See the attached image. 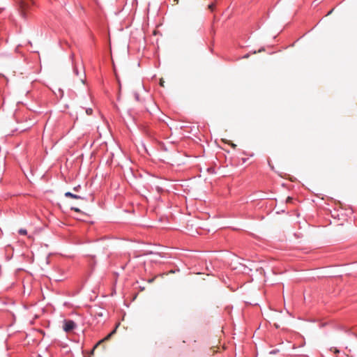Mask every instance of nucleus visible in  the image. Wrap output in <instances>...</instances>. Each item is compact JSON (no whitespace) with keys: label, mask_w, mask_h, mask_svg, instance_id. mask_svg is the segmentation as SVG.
<instances>
[{"label":"nucleus","mask_w":357,"mask_h":357,"mask_svg":"<svg viewBox=\"0 0 357 357\" xmlns=\"http://www.w3.org/2000/svg\"><path fill=\"white\" fill-rule=\"evenodd\" d=\"M31 5V0H22L20 3V15L21 16L26 19L28 17L27 12L30 8Z\"/></svg>","instance_id":"obj_1"},{"label":"nucleus","mask_w":357,"mask_h":357,"mask_svg":"<svg viewBox=\"0 0 357 357\" xmlns=\"http://www.w3.org/2000/svg\"><path fill=\"white\" fill-rule=\"evenodd\" d=\"M76 327V324L74 321L68 319L64 321L63 331L66 333H69Z\"/></svg>","instance_id":"obj_2"},{"label":"nucleus","mask_w":357,"mask_h":357,"mask_svg":"<svg viewBox=\"0 0 357 357\" xmlns=\"http://www.w3.org/2000/svg\"><path fill=\"white\" fill-rule=\"evenodd\" d=\"M80 73H81L80 80L83 84H85L86 74H85V68H84V66L83 64H82Z\"/></svg>","instance_id":"obj_3"},{"label":"nucleus","mask_w":357,"mask_h":357,"mask_svg":"<svg viewBox=\"0 0 357 357\" xmlns=\"http://www.w3.org/2000/svg\"><path fill=\"white\" fill-rule=\"evenodd\" d=\"M65 197H70V198L75 199H82V197L81 196L75 195V194H73L70 192H66L65 193Z\"/></svg>","instance_id":"obj_4"},{"label":"nucleus","mask_w":357,"mask_h":357,"mask_svg":"<svg viewBox=\"0 0 357 357\" xmlns=\"http://www.w3.org/2000/svg\"><path fill=\"white\" fill-rule=\"evenodd\" d=\"M73 73L76 76H79V70L78 69V67L75 63H73Z\"/></svg>","instance_id":"obj_5"},{"label":"nucleus","mask_w":357,"mask_h":357,"mask_svg":"<svg viewBox=\"0 0 357 357\" xmlns=\"http://www.w3.org/2000/svg\"><path fill=\"white\" fill-rule=\"evenodd\" d=\"M86 113L87 115H91L93 113V109L91 107H84Z\"/></svg>","instance_id":"obj_6"},{"label":"nucleus","mask_w":357,"mask_h":357,"mask_svg":"<svg viewBox=\"0 0 357 357\" xmlns=\"http://www.w3.org/2000/svg\"><path fill=\"white\" fill-rule=\"evenodd\" d=\"M19 234L20 235H26L27 231L25 229H20L18 231Z\"/></svg>","instance_id":"obj_7"},{"label":"nucleus","mask_w":357,"mask_h":357,"mask_svg":"<svg viewBox=\"0 0 357 357\" xmlns=\"http://www.w3.org/2000/svg\"><path fill=\"white\" fill-rule=\"evenodd\" d=\"M215 5L214 3H211V4L208 5V8L211 10V11H213L214 9H215Z\"/></svg>","instance_id":"obj_8"},{"label":"nucleus","mask_w":357,"mask_h":357,"mask_svg":"<svg viewBox=\"0 0 357 357\" xmlns=\"http://www.w3.org/2000/svg\"><path fill=\"white\" fill-rule=\"evenodd\" d=\"M114 332H115V330H114L112 333H109V335L105 337V339H106V340L109 339Z\"/></svg>","instance_id":"obj_9"},{"label":"nucleus","mask_w":357,"mask_h":357,"mask_svg":"<svg viewBox=\"0 0 357 357\" xmlns=\"http://www.w3.org/2000/svg\"><path fill=\"white\" fill-rule=\"evenodd\" d=\"M72 210H73V211H75L76 212H79L80 211V210L78 208H75V207H73Z\"/></svg>","instance_id":"obj_10"},{"label":"nucleus","mask_w":357,"mask_h":357,"mask_svg":"<svg viewBox=\"0 0 357 357\" xmlns=\"http://www.w3.org/2000/svg\"><path fill=\"white\" fill-rule=\"evenodd\" d=\"M135 99H136L137 100H139V95H138L137 93H136V94L135 95Z\"/></svg>","instance_id":"obj_11"},{"label":"nucleus","mask_w":357,"mask_h":357,"mask_svg":"<svg viewBox=\"0 0 357 357\" xmlns=\"http://www.w3.org/2000/svg\"><path fill=\"white\" fill-rule=\"evenodd\" d=\"M100 343V342H99L98 343H97V344L95 345V347H94L93 349H94L95 348H96V347H98V345Z\"/></svg>","instance_id":"obj_12"},{"label":"nucleus","mask_w":357,"mask_h":357,"mask_svg":"<svg viewBox=\"0 0 357 357\" xmlns=\"http://www.w3.org/2000/svg\"><path fill=\"white\" fill-rule=\"evenodd\" d=\"M174 1H176V2H178V0H174Z\"/></svg>","instance_id":"obj_13"}]
</instances>
